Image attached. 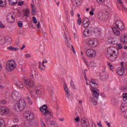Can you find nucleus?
<instances>
[{
	"label": "nucleus",
	"instance_id": "obj_1",
	"mask_svg": "<svg viewBox=\"0 0 127 127\" xmlns=\"http://www.w3.org/2000/svg\"><path fill=\"white\" fill-rule=\"evenodd\" d=\"M89 85L92 89V97L91 98V102L93 103L94 106H96L97 105V104H98V100L99 99V96H100V91H99L98 90H96V88H97V86H98L97 80L91 79Z\"/></svg>",
	"mask_w": 127,
	"mask_h": 127
},
{
	"label": "nucleus",
	"instance_id": "obj_2",
	"mask_svg": "<svg viewBox=\"0 0 127 127\" xmlns=\"http://www.w3.org/2000/svg\"><path fill=\"white\" fill-rule=\"evenodd\" d=\"M118 54L116 53V50L113 47H109L107 49L106 57L108 58L109 61H116Z\"/></svg>",
	"mask_w": 127,
	"mask_h": 127
},
{
	"label": "nucleus",
	"instance_id": "obj_3",
	"mask_svg": "<svg viewBox=\"0 0 127 127\" xmlns=\"http://www.w3.org/2000/svg\"><path fill=\"white\" fill-rule=\"evenodd\" d=\"M25 107H26L25 101L24 100H19L18 103L15 104L14 109L17 112H21L24 110Z\"/></svg>",
	"mask_w": 127,
	"mask_h": 127
},
{
	"label": "nucleus",
	"instance_id": "obj_4",
	"mask_svg": "<svg viewBox=\"0 0 127 127\" xmlns=\"http://www.w3.org/2000/svg\"><path fill=\"white\" fill-rule=\"evenodd\" d=\"M40 110L43 113V115L45 116V119L48 117H51V116H52V113L49 111L48 107L45 104L40 108Z\"/></svg>",
	"mask_w": 127,
	"mask_h": 127
},
{
	"label": "nucleus",
	"instance_id": "obj_5",
	"mask_svg": "<svg viewBox=\"0 0 127 127\" xmlns=\"http://www.w3.org/2000/svg\"><path fill=\"white\" fill-rule=\"evenodd\" d=\"M16 68V64L14 61H9L6 63V69L9 72L13 71Z\"/></svg>",
	"mask_w": 127,
	"mask_h": 127
},
{
	"label": "nucleus",
	"instance_id": "obj_6",
	"mask_svg": "<svg viewBox=\"0 0 127 127\" xmlns=\"http://www.w3.org/2000/svg\"><path fill=\"white\" fill-rule=\"evenodd\" d=\"M98 44H99L98 40L95 39H90L87 41V46H89V47H96Z\"/></svg>",
	"mask_w": 127,
	"mask_h": 127
},
{
	"label": "nucleus",
	"instance_id": "obj_7",
	"mask_svg": "<svg viewBox=\"0 0 127 127\" xmlns=\"http://www.w3.org/2000/svg\"><path fill=\"white\" fill-rule=\"evenodd\" d=\"M115 25L116 27L120 29V30H121V31L125 29V24L123 21H121V20H117L115 21Z\"/></svg>",
	"mask_w": 127,
	"mask_h": 127
},
{
	"label": "nucleus",
	"instance_id": "obj_8",
	"mask_svg": "<svg viewBox=\"0 0 127 127\" xmlns=\"http://www.w3.org/2000/svg\"><path fill=\"white\" fill-rule=\"evenodd\" d=\"M25 82V87H29V88H33V86H34V83L33 82V80L31 79V78H28L24 80Z\"/></svg>",
	"mask_w": 127,
	"mask_h": 127
},
{
	"label": "nucleus",
	"instance_id": "obj_9",
	"mask_svg": "<svg viewBox=\"0 0 127 127\" xmlns=\"http://www.w3.org/2000/svg\"><path fill=\"white\" fill-rule=\"evenodd\" d=\"M86 54L88 57L93 58L96 56V51L93 49H88L86 51Z\"/></svg>",
	"mask_w": 127,
	"mask_h": 127
},
{
	"label": "nucleus",
	"instance_id": "obj_10",
	"mask_svg": "<svg viewBox=\"0 0 127 127\" xmlns=\"http://www.w3.org/2000/svg\"><path fill=\"white\" fill-rule=\"evenodd\" d=\"M45 121L46 123L48 125V126H55V124H56V122L54 120H51V117H48L45 119Z\"/></svg>",
	"mask_w": 127,
	"mask_h": 127
},
{
	"label": "nucleus",
	"instance_id": "obj_11",
	"mask_svg": "<svg viewBox=\"0 0 127 127\" xmlns=\"http://www.w3.org/2000/svg\"><path fill=\"white\" fill-rule=\"evenodd\" d=\"M5 40H6L7 42H11V38L10 37H7L5 39L3 37H0V45H3L5 43Z\"/></svg>",
	"mask_w": 127,
	"mask_h": 127
},
{
	"label": "nucleus",
	"instance_id": "obj_12",
	"mask_svg": "<svg viewBox=\"0 0 127 127\" xmlns=\"http://www.w3.org/2000/svg\"><path fill=\"white\" fill-rule=\"evenodd\" d=\"M36 95H41L43 93V87L40 85H37L35 87Z\"/></svg>",
	"mask_w": 127,
	"mask_h": 127
},
{
	"label": "nucleus",
	"instance_id": "obj_13",
	"mask_svg": "<svg viewBox=\"0 0 127 127\" xmlns=\"http://www.w3.org/2000/svg\"><path fill=\"white\" fill-rule=\"evenodd\" d=\"M120 42L121 43H127V34H123L120 37Z\"/></svg>",
	"mask_w": 127,
	"mask_h": 127
},
{
	"label": "nucleus",
	"instance_id": "obj_14",
	"mask_svg": "<svg viewBox=\"0 0 127 127\" xmlns=\"http://www.w3.org/2000/svg\"><path fill=\"white\" fill-rule=\"evenodd\" d=\"M64 38H65V42L67 44V47H68V48H70V47L72 46L70 43V42H71V38L67 37V35H66V33H64Z\"/></svg>",
	"mask_w": 127,
	"mask_h": 127
},
{
	"label": "nucleus",
	"instance_id": "obj_15",
	"mask_svg": "<svg viewBox=\"0 0 127 127\" xmlns=\"http://www.w3.org/2000/svg\"><path fill=\"white\" fill-rule=\"evenodd\" d=\"M125 68L121 67H119L117 69V73L118 75L119 76H123L125 74Z\"/></svg>",
	"mask_w": 127,
	"mask_h": 127
},
{
	"label": "nucleus",
	"instance_id": "obj_16",
	"mask_svg": "<svg viewBox=\"0 0 127 127\" xmlns=\"http://www.w3.org/2000/svg\"><path fill=\"white\" fill-rule=\"evenodd\" d=\"M82 24H83V26H84V27H88L89 24H90L89 18H88L86 17H84L83 18Z\"/></svg>",
	"mask_w": 127,
	"mask_h": 127
},
{
	"label": "nucleus",
	"instance_id": "obj_17",
	"mask_svg": "<svg viewBox=\"0 0 127 127\" xmlns=\"http://www.w3.org/2000/svg\"><path fill=\"white\" fill-rule=\"evenodd\" d=\"M81 124L82 127H90V126L88 124H87V120L86 118L81 119Z\"/></svg>",
	"mask_w": 127,
	"mask_h": 127
},
{
	"label": "nucleus",
	"instance_id": "obj_18",
	"mask_svg": "<svg viewBox=\"0 0 127 127\" xmlns=\"http://www.w3.org/2000/svg\"><path fill=\"white\" fill-rule=\"evenodd\" d=\"M112 29L115 36H119V35H121V32H120V30H118L116 27H112Z\"/></svg>",
	"mask_w": 127,
	"mask_h": 127
},
{
	"label": "nucleus",
	"instance_id": "obj_19",
	"mask_svg": "<svg viewBox=\"0 0 127 127\" xmlns=\"http://www.w3.org/2000/svg\"><path fill=\"white\" fill-rule=\"evenodd\" d=\"M93 33L95 36H100L101 35V30L98 28H94Z\"/></svg>",
	"mask_w": 127,
	"mask_h": 127
},
{
	"label": "nucleus",
	"instance_id": "obj_20",
	"mask_svg": "<svg viewBox=\"0 0 127 127\" xmlns=\"http://www.w3.org/2000/svg\"><path fill=\"white\" fill-rule=\"evenodd\" d=\"M64 90L65 92V95L66 98H69L70 97V92H69V89L67 87L66 83H64Z\"/></svg>",
	"mask_w": 127,
	"mask_h": 127
},
{
	"label": "nucleus",
	"instance_id": "obj_21",
	"mask_svg": "<svg viewBox=\"0 0 127 127\" xmlns=\"http://www.w3.org/2000/svg\"><path fill=\"white\" fill-rule=\"evenodd\" d=\"M120 109L122 112H125L127 111V106L126 105L125 103H123L121 104L120 106Z\"/></svg>",
	"mask_w": 127,
	"mask_h": 127
},
{
	"label": "nucleus",
	"instance_id": "obj_22",
	"mask_svg": "<svg viewBox=\"0 0 127 127\" xmlns=\"http://www.w3.org/2000/svg\"><path fill=\"white\" fill-rule=\"evenodd\" d=\"M19 95V93L18 91H13L12 94H11V97L12 99H16L17 97H18Z\"/></svg>",
	"mask_w": 127,
	"mask_h": 127
},
{
	"label": "nucleus",
	"instance_id": "obj_23",
	"mask_svg": "<svg viewBox=\"0 0 127 127\" xmlns=\"http://www.w3.org/2000/svg\"><path fill=\"white\" fill-rule=\"evenodd\" d=\"M14 20H15V18L13 16H8L7 17V21L8 22H10V23H12V22H14Z\"/></svg>",
	"mask_w": 127,
	"mask_h": 127
},
{
	"label": "nucleus",
	"instance_id": "obj_24",
	"mask_svg": "<svg viewBox=\"0 0 127 127\" xmlns=\"http://www.w3.org/2000/svg\"><path fill=\"white\" fill-rule=\"evenodd\" d=\"M8 109L5 107H0V112H2L3 114H7L8 113Z\"/></svg>",
	"mask_w": 127,
	"mask_h": 127
},
{
	"label": "nucleus",
	"instance_id": "obj_25",
	"mask_svg": "<svg viewBox=\"0 0 127 127\" xmlns=\"http://www.w3.org/2000/svg\"><path fill=\"white\" fill-rule=\"evenodd\" d=\"M83 35L85 37H88V36H90V30L85 29L83 31Z\"/></svg>",
	"mask_w": 127,
	"mask_h": 127
},
{
	"label": "nucleus",
	"instance_id": "obj_26",
	"mask_svg": "<svg viewBox=\"0 0 127 127\" xmlns=\"http://www.w3.org/2000/svg\"><path fill=\"white\" fill-rule=\"evenodd\" d=\"M23 12L24 13V16H29L30 10L28 9H25L23 10Z\"/></svg>",
	"mask_w": 127,
	"mask_h": 127
},
{
	"label": "nucleus",
	"instance_id": "obj_27",
	"mask_svg": "<svg viewBox=\"0 0 127 127\" xmlns=\"http://www.w3.org/2000/svg\"><path fill=\"white\" fill-rule=\"evenodd\" d=\"M15 85L17 86V87H18L21 89H23V85H22V83L20 82V81L17 80L15 83Z\"/></svg>",
	"mask_w": 127,
	"mask_h": 127
},
{
	"label": "nucleus",
	"instance_id": "obj_28",
	"mask_svg": "<svg viewBox=\"0 0 127 127\" xmlns=\"http://www.w3.org/2000/svg\"><path fill=\"white\" fill-rule=\"evenodd\" d=\"M18 0H9V3L10 5H15L17 4Z\"/></svg>",
	"mask_w": 127,
	"mask_h": 127
},
{
	"label": "nucleus",
	"instance_id": "obj_29",
	"mask_svg": "<svg viewBox=\"0 0 127 127\" xmlns=\"http://www.w3.org/2000/svg\"><path fill=\"white\" fill-rule=\"evenodd\" d=\"M7 49H8V50H9L10 51H18V48H14L12 46L7 47Z\"/></svg>",
	"mask_w": 127,
	"mask_h": 127
},
{
	"label": "nucleus",
	"instance_id": "obj_30",
	"mask_svg": "<svg viewBox=\"0 0 127 127\" xmlns=\"http://www.w3.org/2000/svg\"><path fill=\"white\" fill-rule=\"evenodd\" d=\"M108 78V75L106 73H101L100 74V78L102 80H106Z\"/></svg>",
	"mask_w": 127,
	"mask_h": 127
},
{
	"label": "nucleus",
	"instance_id": "obj_31",
	"mask_svg": "<svg viewBox=\"0 0 127 127\" xmlns=\"http://www.w3.org/2000/svg\"><path fill=\"white\" fill-rule=\"evenodd\" d=\"M6 0H0V6L3 7L6 5L5 3Z\"/></svg>",
	"mask_w": 127,
	"mask_h": 127
},
{
	"label": "nucleus",
	"instance_id": "obj_32",
	"mask_svg": "<svg viewBox=\"0 0 127 127\" xmlns=\"http://www.w3.org/2000/svg\"><path fill=\"white\" fill-rule=\"evenodd\" d=\"M31 8L32 15H35V14L36 13V10H35V8H34V6L32 5V4H31Z\"/></svg>",
	"mask_w": 127,
	"mask_h": 127
},
{
	"label": "nucleus",
	"instance_id": "obj_33",
	"mask_svg": "<svg viewBox=\"0 0 127 127\" xmlns=\"http://www.w3.org/2000/svg\"><path fill=\"white\" fill-rule=\"evenodd\" d=\"M5 125V122L3 119H0V127H4Z\"/></svg>",
	"mask_w": 127,
	"mask_h": 127
},
{
	"label": "nucleus",
	"instance_id": "obj_34",
	"mask_svg": "<svg viewBox=\"0 0 127 127\" xmlns=\"http://www.w3.org/2000/svg\"><path fill=\"white\" fill-rule=\"evenodd\" d=\"M29 114L30 113H29L28 111H25L23 115L24 118H25V119H28V117H29Z\"/></svg>",
	"mask_w": 127,
	"mask_h": 127
},
{
	"label": "nucleus",
	"instance_id": "obj_35",
	"mask_svg": "<svg viewBox=\"0 0 127 127\" xmlns=\"http://www.w3.org/2000/svg\"><path fill=\"white\" fill-rule=\"evenodd\" d=\"M34 119V115L32 113H30L29 115L28 119V120H33Z\"/></svg>",
	"mask_w": 127,
	"mask_h": 127
},
{
	"label": "nucleus",
	"instance_id": "obj_36",
	"mask_svg": "<svg viewBox=\"0 0 127 127\" xmlns=\"http://www.w3.org/2000/svg\"><path fill=\"white\" fill-rule=\"evenodd\" d=\"M107 65L110 67V70H111L112 71H113V70H114V66H113V65H112L111 63H110V62L107 63Z\"/></svg>",
	"mask_w": 127,
	"mask_h": 127
},
{
	"label": "nucleus",
	"instance_id": "obj_37",
	"mask_svg": "<svg viewBox=\"0 0 127 127\" xmlns=\"http://www.w3.org/2000/svg\"><path fill=\"white\" fill-rule=\"evenodd\" d=\"M117 3L118 4H120V5H123L124 4V1H123V0H115Z\"/></svg>",
	"mask_w": 127,
	"mask_h": 127
},
{
	"label": "nucleus",
	"instance_id": "obj_38",
	"mask_svg": "<svg viewBox=\"0 0 127 127\" xmlns=\"http://www.w3.org/2000/svg\"><path fill=\"white\" fill-rule=\"evenodd\" d=\"M81 4V0H75V6H79Z\"/></svg>",
	"mask_w": 127,
	"mask_h": 127
},
{
	"label": "nucleus",
	"instance_id": "obj_39",
	"mask_svg": "<svg viewBox=\"0 0 127 127\" xmlns=\"http://www.w3.org/2000/svg\"><path fill=\"white\" fill-rule=\"evenodd\" d=\"M117 47L118 49L121 50L123 48V45L121 43L117 44Z\"/></svg>",
	"mask_w": 127,
	"mask_h": 127
},
{
	"label": "nucleus",
	"instance_id": "obj_40",
	"mask_svg": "<svg viewBox=\"0 0 127 127\" xmlns=\"http://www.w3.org/2000/svg\"><path fill=\"white\" fill-rule=\"evenodd\" d=\"M127 100V93H123V100L126 102Z\"/></svg>",
	"mask_w": 127,
	"mask_h": 127
},
{
	"label": "nucleus",
	"instance_id": "obj_41",
	"mask_svg": "<svg viewBox=\"0 0 127 127\" xmlns=\"http://www.w3.org/2000/svg\"><path fill=\"white\" fill-rule=\"evenodd\" d=\"M32 19L33 20V23L35 24L37 23V20L36 19V17H35V16H33Z\"/></svg>",
	"mask_w": 127,
	"mask_h": 127
},
{
	"label": "nucleus",
	"instance_id": "obj_42",
	"mask_svg": "<svg viewBox=\"0 0 127 127\" xmlns=\"http://www.w3.org/2000/svg\"><path fill=\"white\" fill-rule=\"evenodd\" d=\"M18 26L19 27H22L23 26V24H22V21H19L18 22Z\"/></svg>",
	"mask_w": 127,
	"mask_h": 127
},
{
	"label": "nucleus",
	"instance_id": "obj_43",
	"mask_svg": "<svg viewBox=\"0 0 127 127\" xmlns=\"http://www.w3.org/2000/svg\"><path fill=\"white\" fill-rule=\"evenodd\" d=\"M97 2L98 3H100V4H103L105 2V0H96Z\"/></svg>",
	"mask_w": 127,
	"mask_h": 127
},
{
	"label": "nucleus",
	"instance_id": "obj_44",
	"mask_svg": "<svg viewBox=\"0 0 127 127\" xmlns=\"http://www.w3.org/2000/svg\"><path fill=\"white\" fill-rule=\"evenodd\" d=\"M27 99L29 102V104L30 105H32V101H31V99H30V98L29 97H27Z\"/></svg>",
	"mask_w": 127,
	"mask_h": 127
},
{
	"label": "nucleus",
	"instance_id": "obj_45",
	"mask_svg": "<svg viewBox=\"0 0 127 127\" xmlns=\"http://www.w3.org/2000/svg\"><path fill=\"white\" fill-rule=\"evenodd\" d=\"M82 23V19H81L80 18H78V19H77V24H78V25H81V24Z\"/></svg>",
	"mask_w": 127,
	"mask_h": 127
},
{
	"label": "nucleus",
	"instance_id": "obj_46",
	"mask_svg": "<svg viewBox=\"0 0 127 127\" xmlns=\"http://www.w3.org/2000/svg\"><path fill=\"white\" fill-rule=\"evenodd\" d=\"M70 85H71V87L73 88V89H76V87H75V85H74V82L72 80L70 82Z\"/></svg>",
	"mask_w": 127,
	"mask_h": 127
},
{
	"label": "nucleus",
	"instance_id": "obj_47",
	"mask_svg": "<svg viewBox=\"0 0 127 127\" xmlns=\"http://www.w3.org/2000/svg\"><path fill=\"white\" fill-rule=\"evenodd\" d=\"M23 3H24V2L23 1H20L18 3V5H19V6H21V5L23 4Z\"/></svg>",
	"mask_w": 127,
	"mask_h": 127
},
{
	"label": "nucleus",
	"instance_id": "obj_48",
	"mask_svg": "<svg viewBox=\"0 0 127 127\" xmlns=\"http://www.w3.org/2000/svg\"><path fill=\"white\" fill-rule=\"evenodd\" d=\"M39 68L40 70H41V71L45 70V68L41 67V64H40V63H39Z\"/></svg>",
	"mask_w": 127,
	"mask_h": 127
},
{
	"label": "nucleus",
	"instance_id": "obj_49",
	"mask_svg": "<svg viewBox=\"0 0 127 127\" xmlns=\"http://www.w3.org/2000/svg\"><path fill=\"white\" fill-rule=\"evenodd\" d=\"M121 6H122V7L123 8V9L125 11H127V8L126 7V6H125V5L123 3V5H121Z\"/></svg>",
	"mask_w": 127,
	"mask_h": 127
},
{
	"label": "nucleus",
	"instance_id": "obj_50",
	"mask_svg": "<svg viewBox=\"0 0 127 127\" xmlns=\"http://www.w3.org/2000/svg\"><path fill=\"white\" fill-rule=\"evenodd\" d=\"M25 58H30L31 57V56H30V54H26L25 55Z\"/></svg>",
	"mask_w": 127,
	"mask_h": 127
},
{
	"label": "nucleus",
	"instance_id": "obj_51",
	"mask_svg": "<svg viewBox=\"0 0 127 127\" xmlns=\"http://www.w3.org/2000/svg\"><path fill=\"white\" fill-rule=\"evenodd\" d=\"M95 10V9H92L91 11H90L89 13L90 14V15H94V11Z\"/></svg>",
	"mask_w": 127,
	"mask_h": 127
},
{
	"label": "nucleus",
	"instance_id": "obj_52",
	"mask_svg": "<svg viewBox=\"0 0 127 127\" xmlns=\"http://www.w3.org/2000/svg\"><path fill=\"white\" fill-rule=\"evenodd\" d=\"M0 28H4V25H3L1 22L0 21Z\"/></svg>",
	"mask_w": 127,
	"mask_h": 127
},
{
	"label": "nucleus",
	"instance_id": "obj_53",
	"mask_svg": "<svg viewBox=\"0 0 127 127\" xmlns=\"http://www.w3.org/2000/svg\"><path fill=\"white\" fill-rule=\"evenodd\" d=\"M37 79L39 81H41V80H42V76L41 75L38 76Z\"/></svg>",
	"mask_w": 127,
	"mask_h": 127
},
{
	"label": "nucleus",
	"instance_id": "obj_54",
	"mask_svg": "<svg viewBox=\"0 0 127 127\" xmlns=\"http://www.w3.org/2000/svg\"><path fill=\"white\" fill-rule=\"evenodd\" d=\"M71 49L72 52L74 54H76V51H75V49H74V47L73 46H71Z\"/></svg>",
	"mask_w": 127,
	"mask_h": 127
},
{
	"label": "nucleus",
	"instance_id": "obj_55",
	"mask_svg": "<svg viewBox=\"0 0 127 127\" xmlns=\"http://www.w3.org/2000/svg\"><path fill=\"white\" fill-rule=\"evenodd\" d=\"M75 121L76 123H78V122H80V118L79 117H76V118L75 119Z\"/></svg>",
	"mask_w": 127,
	"mask_h": 127
},
{
	"label": "nucleus",
	"instance_id": "obj_56",
	"mask_svg": "<svg viewBox=\"0 0 127 127\" xmlns=\"http://www.w3.org/2000/svg\"><path fill=\"white\" fill-rule=\"evenodd\" d=\"M108 16H103V20L102 21H104L105 20H107L108 19Z\"/></svg>",
	"mask_w": 127,
	"mask_h": 127
},
{
	"label": "nucleus",
	"instance_id": "obj_57",
	"mask_svg": "<svg viewBox=\"0 0 127 127\" xmlns=\"http://www.w3.org/2000/svg\"><path fill=\"white\" fill-rule=\"evenodd\" d=\"M19 121L18 118H15L13 120V123H18Z\"/></svg>",
	"mask_w": 127,
	"mask_h": 127
},
{
	"label": "nucleus",
	"instance_id": "obj_58",
	"mask_svg": "<svg viewBox=\"0 0 127 127\" xmlns=\"http://www.w3.org/2000/svg\"><path fill=\"white\" fill-rule=\"evenodd\" d=\"M37 28H40V22H38V24L36 25Z\"/></svg>",
	"mask_w": 127,
	"mask_h": 127
},
{
	"label": "nucleus",
	"instance_id": "obj_59",
	"mask_svg": "<svg viewBox=\"0 0 127 127\" xmlns=\"http://www.w3.org/2000/svg\"><path fill=\"white\" fill-rule=\"evenodd\" d=\"M105 124L107 125V127H111V124H110V123L106 121Z\"/></svg>",
	"mask_w": 127,
	"mask_h": 127
},
{
	"label": "nucleus",
	"instance_id": "obj_60",
	"mask_svg": "<svg viewBox=\"0 0 127 127\" xmlns=\"http://www.w3.org/2000/svg\"><path fill=\"white\" fill-rule=\"evenodd\" d=\"M100 95L102 96V97H103V98H106V94L104 93H101Z\"/></svg>",
	"mask_w": 127,
	"mask_h": 127
},
{
	"label": "nucleus",
	"instance_id": "obj_61",
	"mask_svg": "<svg viewBox=\"0 0 127 127\" xmlns=\"http://www.w3.org/2000/svg\"><path fill=\"white\" fill-rule=\"evenodd\" d=\"M45 63H48V61L46 60H44L42 62V64H44Z\"/></svg>",
	"mask_w": 127,
	"mask_h": 127
},
{
	"label": "nucleus",
	"instance_id": "obj_62",
	"mask_svg": "<svg viewBox=\"0 0 127 127\" xmlns=\"http://www.w3.org/2000/svg\"><path fill=\"white\" fill-rule=\"evenodd\" d=\"M92 127H97V126L96 125V124L95 123H92Z\"/></svg>",
	"mask_w": 127,
	"mask_h": 127
},
{
	"label": "nucleus",
	"instance_id": "obj_63",
	"mask_svg": "<svg viewBox=\"0 0 127 127\" xmlns=\"http://www.w3.org/2000/svg\"><path fill=\"white\" fill-rule=\"evenodd\" d=\"M29 93H30V95H31V97H33V91H30L29 92Z\"/></svg>",
	"mask_w": 127,
	"mask_h": 127
},
{
	"label": "nucleus",
	"instance_id": "obj_64",
	"mask_svg": "<svg viewBox=\"0 0 127 127\" xmlns=\"http://www.w3.org/2000/svg\"><path fill=\"white\" fill-rule=\"evenodd\" d=\"M122 90H123V91H126V90H127V87H122Z\"/></svg>",
	"mask_w": 127,
	"mask_h": 127
}]
</instances>
